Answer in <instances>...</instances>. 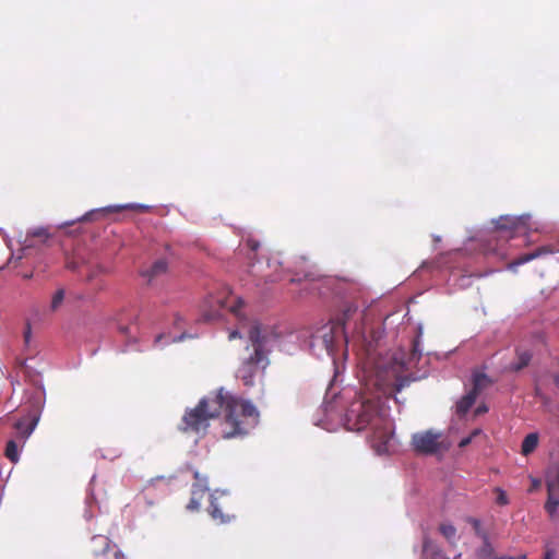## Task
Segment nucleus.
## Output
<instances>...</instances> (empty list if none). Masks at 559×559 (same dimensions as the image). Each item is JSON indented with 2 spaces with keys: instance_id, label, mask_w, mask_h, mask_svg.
Instances as JSON below:
<instances>
[{
  "instance_id": "nucleus-1",
  "label": "nucleus",
  "mask_w": 559,
  "mask_h": 559,
  "mask_svg": "<svg viewBox=\"0 0 559 559\" xmlns=\"http://www.w3.org/2000/svg\"><path fill=\"white\" fill-rule=\"evenodd\" d=\"M223 411L224 439L243 437L259 423V411L251 402L234 396L221 388L202 397L194 407L187 408L178 428L185 433L204 436L210 421L217 418Z\"/></svg>"
},
{
  "instance_id": "nucleus-2",
  "label": "nucleus",
  "mask_w": 559,
  "mask_h": 559,
  "mask_svg": "<svg viewBox=\"0 0 559 559\" xmlns=\"http://www.w3.org/2000/svg\"><path fill=\"white\" fill-rule=\"evenodd\" d=\"M211 310L204 314L206 320H213L219 317L223 310H228L238 320V329L233 330L228 338L233 341L241 337L240 330H247L250 345L246 347L249 352L237 370V377L241 379L245 385L251 386L254 377L260 369H265L269 365V354L273 344L278 340L280 334L275 326L263 325L258 321H249L241 312L243 300L228 294L225 297H215L210 300Z\"/></svg>"
},
{
  "instance_id": "nucleus-3",
  "label": "nucleus",
  "mask_w": 559,
  "mask_h": 559,
  "mask_svg": "<svg viewBox=\"0 0 559 559\" xmlns=\"http://www.w3.org/2000/svg\"><path fill=\"white\" fill-rule=\"evenodd\" d=\"M346 425L349 430L356 431L370 427L371 447L379 454L389 451L393 438V421L386 411L380 407L379 401L368 399L353 403L346 413Z\"/></svg>"
},
{
  "instance_id": "nucleus-4",
  "label": "nucleus",
  "mask_w": 559,
  "mask_h": 559,
  "mask_svg": "<svg viewBox=\"0 0 559 559\" xmlns=\"http://www.w3.org/2000/svg\"><path fill=\"white\" fill-rule=\"evenodd\" d=\"M406 371V365L396 358L377 361L373 370L367 377L366 389L377 399L393 397L409 384V379L405 376Z\"/></svg>"
},
{
  "instance_id": "nucleus-5",
  "label": "nucleus",
  "mask_w": 559,
  "mask_h": 559,
  "mask_svg": "<svg viewBox=\"0 0 559 559\" xmlns=\"http://www.w3.org/2000/svg\"><path fill=\"white\" fill-rule=\"evenodd\" d=\"M357 312V307L348 306L343 313L335 320H331L317 330L312 335V344L321 345L329 355L334 354L340 342L348 343L346 334V324L348 320Z\"/></svg>"
},
{
  "instance_id": "nucleus-6",
  "label": "nucleus",
  "mask_w": 559,
  "mask_h": 559,
  "mask_svg": "<svg viewBox=\"0 0 559 559\" xmlns=\"http://www.w3.org/2000/svg\"><path fill=\"white\" fill-rule=\"evenodd\" d=\"M528 215L523 216H500L495 224V238L512 239L519 234H525L527 231Z\"/></svg>"
},
{
  "instance_id": "nucleus-7",
  "label": "nucleus",
  "mask_w": 559,
  "mask_h": 559,
  "mask_svg": "<svg viewBox=\"0 0 559 559\" xmlns=\"http://www.w3.org/2000/svg\"><path fill=\"white\" fill-rule=\"evenodd\" d=\"M442 435L433 430L416 432L412 436L411 444L418 454L432 455L442 449Z\"/></svg>"
},
{
  "instance_id": "nucleus-8",
  "label": "nucleus",
  "mask_w": 559,
  "mask_h": 559,
  "mask_svg": "<svg viewBox=\"0 0 559 559\" xmlns=\"http://www.w3.org/2000/svg\"><path fill=\"white\" fill-rule=\"evenodd\" d=\"M90 550L94 559H122L121 551L110 545V539L104 535H96L92 537Z\"/></svg>"
},
{
  "instance_id": "nucleus-9",
  "label": "nucleus",
  "mask_w": 559,
  "mask_h": 559,
  "mask_svg": "<svg viewBox=\"0 0 559 559\" xmlns=\"http://www.w3.org/2000/svg\"><path fill=\"white\" fill-rule=\"evenodd\" d=\"M39 418L40 412L38 407L34 406L27 412L26 415H24L14 424V429L16 430L15 438L22 442V445L35 430Z\"/></svg>"
},
{
  "instance_id": "nucleus-10",
  "label": "nucleus",
  "mask_w": 559,
  "mask_h": 559,
  "mask_svg": "<svg viewBox=\"0 0 559 559\" xmlns=\"http://www.w3.org/2000/svg\"><path fill=\"white\" fill-rule=\"evenodd\" d=\"M168 272V263L165 259L156 260L152 265L141 271V276L146 284L153 286L162 281Z\"/></svg>"
},
{
  "instance_id": "nucleus-11",
  "label": "nucleus",
  "mask_w": 559,
  "mask_h": 559,
  "mask_svg": "<svg viewBox=\"0 0 559 559\" xmlns=\"http://www.w3.org/2000/svg\"><path fill=\"white\" fill-rule=\"evenodd\" d=\"M194 478L197 479V481L192 485L191 498L189 503L187 504V509L189 511H199L201 507V501L209 491L206 484L200 480V475L198 472L194 473Z\"/></svg>"
},
{
  "instance_id": "nucleus-12",
  "label": "nucleus",
  "mask_w": 559,
  "mask_h": 559,
  "mask_svg": "<svg viewBox=\"0 0 559 559\" xmlns=\"http://www.w3.org/2000/svg\"><path fill=\"white\" fill-rule=\"evenodd\" d=\"M49 236L48 230L43 227L28 231L24 239V249L33 248L39 243H46Z\"/></svg>"
},
{
  "instance_id": "nucleus-13",
  "label": "nucleus",
  "mask_w": 559,
  "mask_h": 559,
  "mask_svg": "<svg viewBox=\"0 0 559 559\" xmlns=\"http://www.w3.org/2000/svg\"><path fill=\"white\" fill-rule=\"evenodd\" d=\"M441 547L428 535L423 538V559H438L442 556Z\"/></svg>"
},
{
  "instance_id": "nucleus-14",
  "label": "nucleus",
  "mask_w": 559,
  "mask_h": 559,
  "mask_svg": "<svg viewBox=\"0 0 559 559\" xmlns=\"http://www.w3.org/2000/svg\"><path fill=\"white\" fill-rule=\"evenodd\" d=\"M551 252L552 251L549 247H540V248H537L536 250H534L533 252L520 255L516 260L509 263V265H510V267H515V266L522 265L524 263H527L536 258H539L543 254H548Z\"/></svg>"
},
{
  "instance_id": "nucleus-15",
  "label": "nucleus",
  "mask_w": 559,
  "mask_h": 559,
  "mask_svg": "<svg viewBox=\"0 0 559 559\" xmlns=\"http://www.w3.org/2000/svg\"><path fill=\"white\" fill-rule=\"evenodd\" d=\"M476 399H477V395L475 394V392L469 391L468 393H466L456 403V413L460 416H464L471 409V407L474 405Z\"/></svg>"
},
{
  "instance_id": "nucleus-16",
  "label": "nucleus",
  "mask_w": 559,
  "mask_h": 559,
  "mask_svg": "<svg viewBox=\"0 0 559 559\" xmlns=\"http://www.w3.org/2000/svg\"><path fill=\"white\" fill-rule=\"evenodd\" d=\"M532 359V353L528 350L516 349V361L510 366L513 371H520L527 367Z\"/></svg>"
},
{
  "instance_id": "nucleus-17",
  "label": "nucleus",
  "mask_w": 559,
  "mask_h": 559,
  "mask_svg": "<svg viewBox=\"0 0 559 559\" xmlns=\"http://www.w3.org/2000/svg\"><path fill=\"white\" fill-rule=\"evenodd\" d=\"M538 444V435L536 432L528 433L521 447V452L523 455H528L537 448Z\"/></svg>"
},
{
  "instance_id": "nucleus-18",
  "label": "nucleus",
  "mask_w": 559,
  "mask_h": 559,
  "mask_svg": "<svg viewBox=\"0 0 559 559\" xmlns=\"http://www.w3.org/2000/svg\"><path fill=\"white\" fill-rule=\"evenodd\" d=\"M5 457L13 464H16L20 460L19 445L16 440H9L5 444L4 450Z\"/></svg>"
},
{
  "instance_id": "nucleus-19",
  "label": "nucleus",
  "mask_w": 559,
  "mask_h": 559,
  "mask_svg": "<svg viewBox=\"0 0 559 559\" xmlns=\"http://www.w3.org/2000/svg\"><path fill=\"white\" fill-rule=\"evenodd\" d=\"M490 384L489 378L485 373H475L473 377V389L472 392L478 396L481 390Z\"/></svg>"
},
{
  "instance_id": "nucleus-20",
  "label": "nucleus",
  "mask_w": 559,
  "mask_h": 559,
  "mask_svg": "<svg viewBox=\"0 0 559 559\" xmlns=\"http://www.w3.org/2000/svg\"><path fill=\"white\" fill-rule=\"evenodd\" d=\"M439 531L449 543H455L456 528L452 524L442 523L439 526Z\"/></svg>"
},
{
  "instance_id": "nucleus-21",
  "label": "nucleus",
  "mask_w": 559,
  "mask_h": 559,
  "mask_svg": "<svg viewBox=\"0 0 559 559\" xmlns=\"http://www.w3.org/2000/svg\"><path fill=\"white\" fill-rule=\"evenodd\" d=\"M66 290L63 288H59L51 297L50 301V310L52 312L57 311L64 301Z\"/></svg>"
},
{
  "instance_id": "nucleus-22",
  "label": "nucleus",
  "mask_w": 559,
  "mask_h": 559,
  "mask_svg": "<svg viewBox=\"0 0 559 559\" xmlns=\"http://www.w3.org/2000/svg\"><path fill=\"white\" fill-rule=\"evenodd\" d=\"M207 510L214 520H221L222 522H225L224 514L218 508L216 499L214 498L213 495H210V506Z\"/></svg>"
},
{
  "instance_id": "nucleus-23",
  "label": "nucleus",
  "mask_w": 559,
  "mask_h": 559,
  "mask_svg": "<svg viewBox=\"0 0 559 559\" xmlns=\"http://www.w3.org/2000/svg\"><path fill=\"white\" fill-rule=\"evenodd\" d=\"M483 546L477 550L478 559H489L493 555V548L489 542V537L483 539Z\"/></svg>"
},
{
  "instance_id": "nucleus-24",
  "label": "nucleus",
  "mask_w": 559,
  "mask_h": 559,
  "mask_svg": "<svg viewBox=\"0 0 559 559\" xmlns=\"http://www.w3.org/2000/svg\"><path fill=\"white\" fill-rule=\"evenodd\" d=\"M467 522L473 526L475 534L481 539L488 537V534L481 528V523L478 519L468 518Z\"/></svg>"
},
{
  "instance_id": "nucleus-25",
  "label": "nucleus",
  "mask_w": 559,
  "mask_h": 559,
  "mask_svg": "<svg viewBox=\"0 0 559 559\" xmlns=\"http://www.w3.org/2000/svg\"><path fill=\"white\" fill-rule=\"evenodd\" d=\"M480 433H481V430H480V429H475V430H473V431H472V433H471L468 437H465V438H463V439L460 441L459 447H460V448H465V447H467V445L472 442V440H473L476 436H478V435H480Z\"/></svg>"
},
{
  "instance_id": "nucleus-26",
  "label": "nucleus",
  "mask_w": 559,
  "mask_h": 559,
  "mask_svg": "<svg viewBox=\"0 0 559 559\" xmlns=\"http://www.w3.org/2000/svg\"><path fill=\"white\" fill-rule=\"evenodd\" d=\"M496 492H497L496 501L498 504L506 506L509 503V499H508V496L504 490H502L501 488H496Z\"/></svg>"
},
{
  "instance_id": "nucleus-27",
  "label": "nucleus",
  "mask_w": 559,
  "mask_h": 559,
  "mask_svg": "<svg viewBox=\"0 0 559 559\" xmlns=\"http://www.w3.org/2000/svg\"><path fill=\"white\" fill-rule=\"evenodd\" d=\"M544 559H559L557 551L554 548L546 547Z\"/></svg>"
},
{
  "instance_id": "nucleus-28",
  "label": "nucleus",
  "mask_w": 559,
  "mask_h": 559,
  "mask_svg": "<svg viewBox=\"0 0 559 559\" xmlns=\"http://www.w3.org/2000/svg\"><path fill=\"white\" fill-rule=\"evenodd\" d=\"M246 246L252 251V252H255L259 247H260V242L258 240H254V239H248L246 241Z\"/></svg>"
},
{
  "instance_id": "nucleus-29",
  "label": "nucleus",
  "mask_w": 559,
  "mask_h": 559,
  "mask_svg": "<svg viewBox=\"0 0 559 559\" xmlns=\"http://www.w3.org/2000/svg\"><path fill=\"white\" fill-rule=\"evenodd\" d=\"M31 334H32L31 324H29V323H27V324H26V329H25V331H24V341H25V343H28V342H29V340H31Z\"/></svg>"
},
{
  "instance_id": "nucleus-30",
  "label": "nucleus",
  "mask_w": 559,
  "mask_h": 559,
  "mask_svg": "<svg viewBox=\"0 0 559 559\" xmlns=\"http://www.w3.org/2000/svg\"><path fill=\"white\" fill-rule=\"evenodd\" d=\"M487 412V407L486 406H478L475 411V414L476 415H480L483 413H486Z\"/></svg>"
},
{
  "instance_id": "nucleus-31",
  "label": "nucleus",
  "mask_w": 559,
  "mask_h": 559,
  "mask_svg": "<svg viewBox=\"0 0 559 559\" xmlns=\"http://www.w3.org/2000/svg\"><path fill=\"white\" fill-rule=\"evenodd\" d=\"M555 384H556V385L558 386V389H559V374H557V376L555 377Z\"/></svg>"
},
{
  "instance_id": "nucleus-32",
  "label": "nucleus",
  "mask_w": 559,
  "mask_h": 559,
  "mask_svg": "<svg viewBox=\"0 0 559 559\" xmlns=\"http://www.w3.org/2000/svg\"><path fill=\"white\" fill-rule=\"evenodd\" d=\"M120 331L122 333H127L128 332V326H120Z\"/></svg>"
},
{
  "instance_id": "nucleus-33",
  "label": "nucleus",
  "mask_w": 559,
  "mask_h": 559,
  "mask_svg": "<svg viewBox=\"0 0 559 559\" xmlns=\"http://www.w3.org/2000/svg\"><path fill=\"white\" fill-rule=\"evenodd\" d=\"M68 266L72 269V267H74V264L73 263H68Z\"/></svg>"
}]
</instances>
